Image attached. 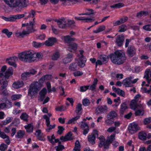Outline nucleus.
<instances>
[{
	"label": "nucleus",
	"mask_w": 151,
	"mask_h": 151,
	"mask_svg": "<svg viewBox=\"0 0 151 151\" xmlns=\"http://www.w3.org/2000/svg\"><path fill=\"white\" fill-rule=\"evenodd\" d=\"M114 122V120L110 118H107L105 121V123L108 126L112 125Z\"/></svg>",
	"instance_id": "8fccbe9b"
},
{
	"label": "nucleus",
	"mask_w": 151,
	"mask_h": 151,
	"mask_svg": "<svg viewBox=\"0 0 151 151\" xmlns=\"http://www.w3.org/2000/svg\"><path fill=\"white\" fill-rule=\"evenodd\" d=\"M24 15V17H26L25 18V19H27L29 18H33L35 15V12L33 10H31L30 12H26L24 14H23Z\"/></svg>",
	"instance_id": "5701e85b"
},
{
	"label": "nucleus",
	"mask_w": 151,
	"mask_h": 151,
	"mask_svg": "<svg viewBox=\"0 0 151 151\" xmlns=\"http://www.w3.org/2000/svg\"><path fill=\"white\" fill-rule=\"evenodd\" d=\"M47 93V91L46 89L44 88H43L39 92V94L40 95V100L41 101H43L45 96Z\"/></svg>",
	"instance_id": "bb28decb"
},
{
	"label": "nucleus",
	"mask_w": 151,
	"mask_h": 151,
	"mask_svg": "<svg viewBox=\"0 0 151 151\" xmlns=\"http://www.w3.org/2000/svg\"><path fill=\"white\" fill-rule=\"evenodd\" d=\"M73 55L69 53L63 59V62L65 64L67 63L71 62L72 59Z\"/></svg>",
	"instance_id": "393cba45"
},
{
	"label": "nucleus",
	"mask_w": 151,
	"mask_h": 151,
	"mask_svg": "<svg viewBox=\"0 0 151 151\" xmlns=\"http://www.w3.org/2000/svg\"><path fill=\"white\" fill-rule=\"evenodd\" d=\"M56 41L57 40L55 38L51 37L49 38L47 40H46L44 44L47 46H52Z\"/></svg>",
	"instance_id": "a211bd4d"
},
{
	"label": "nucleus",
	"mask_w": 151,
	"mask_h": 151,
	"mask_svg": "<svg viewBox=\"0 0 151 151\" xmlns=\"http://www.w3.org/2000/svg\"><path fill=\"white\" fill-rule=\"evenodd\" d=\"M148 12L147 11H141L138 13L137 14V16L140 18L142 16H146L148 15Z\"/></svg>",
	"instance_id": "37998d69"
},
{
	"label": "nucleus",
	"mask_w": 151,
	"mask_h": 151,
	"mask_svg": "<svg viewBox=\"0 0 151 151\" xmlns=\"http://www.w3.org/2000/svg\"><path fill=\"white\" fill-rule=\"evenodd\" d=\"M143 106L142 105L140 104V106L137 109H140L135 111V115L136 116H142L144 114V111L143 109Z\"/></svg>",
	"instance_id": "c85d7f7f"
},
{
	"label": "nucleus",
	"mask_w": 151,
	"mask_h": 151,
	"mask_svg": "<svg viewBox=\"0 0 151 151\" xmlns=\"http://www.w3.org/2000/svg\"><path fill=\"white\" fill-rule=\"evenodd\" d=\"M6 69V65L3 66L1 69V71L0 72V77L1 78L4 77L5 78L8 79L9 77L13 74V70L12 67H9L5 72Z\"/></svg>",
	"instance_id": "39448f33"
},
{
	"label": "nucleus",
	"mask_w": 151,
	"mask_h": 151,
	"mask_svg": "<svg viewBox=\"0 0 151 151\" xmlns=\"http://www.w3.org/2000/svg\"><path fill=\"white\" fill-rule=\"evenodd\" d=\"M35 135L37 137V138L39 140L42 141H44L45 140L44 135L43 134L41 130L38 129L37 130Z\"/></svg>",
	"instance_id": "b1692460"
},
{
	"label": "nucleus",
	"mask_w": 151,
	"mask_h": 151,
	"mask_svg": "<svg viewBox=\"0 0 151 151\" xmlns=\"http://www.w3.org/2000/svg\"><path fill=\"white\" fill-rule=\"evenodd\" d=\"M51 77V75H45L40 78L39 82H36L31 84L28 90V95L32 98L36 96L43 82L46 80L50 79Z\"/></svg>",
	"instance_id": "f257e3e1"
},
{
	"label": "nucleus",
	"mask_w": 151,
	"mask_h": 151,
	"mask_svg": "<svg viewBox=\"0 0 151 151\" xmlns=\"http://www.w3.org/2000/svg\"><path fill=\"white\" fill-rule=\"evenodd\" d=\"M133 78V77L132 76L127 78L123 80L122 84L126 87L132 86V84L135 83L139 80L138 78H136L132 80Z\"/></svg>",
	"instance_id": "423d86ee"
},
{
	"label": "nucleus",
	"mask_w": 151,
	"mask_h": 151,
	"mask_svg": "<svg viewBox=\"0 0 151 151\" xmlns=\"http://www.w3.org/2000/svg\"><path fill=\"white\" fill-rule=\"evenodd\" d=\"M112 62L115 64L120 65L126 59L125 54L121 50H117L109 56Z\"/></svg>",
	"instance_id": "f03ea898"
},
{
	"label": "nucleus",
	"mask_w": 151,
	"mask_h": 151,
	"mask_svg": "<svg viewBox=\"0 0 151 151\" xmlns=\"http://www.w3.org/2000/svg\"><path fill=\"white\" fill-rule=\"evenodd\" d=\"M25 132L24 131L20 130L17 133L16 137L17 138H22L25 134Z\"/></svg>",
	"instance_id": "de8ad7c7"
},
{
	"label": "nucleus",
	"mask_w": 151,
	"mask_h": 151,
	"mask_svg": "<svg viewBox=\"0 0 151 151\" xmlns=\"http://www.w3.org/2000/svg\"><path fill=\"white\" fill-rule=\"evenodd\" d=\"M5 2L10 7H14V0H4Z\"/></svg>",
	"instance_id": "49530a36"
},
{
	"label": "nucleus",
	"mask_w": 151,
	"mask_h": 151,
	"mask_svg": "<svg viewBox=\"0 0 151 151\" xmlns=\"http://www.w3.org/2000/svg\"><path fill=\"white\" fill-rule=\"evenodd\" d=\"M61 38L66 43H69L71 42L75 41V38L70 37L69 35L63 36Z\"/></svg>",
	"instance_id": "4be33fe9"
},
{
	"label": "nucleus",
	"mask_w": 151,
	"mask_h": 151,
	"mask_svg": "<svg viewBox=\"0 0 151 151\" xmlns=\"http://www.w3.org/2000/svg\"><path fill=\"white\" fill-rule=\"evenodd\" d=\"M36 72V71L34 69H31L28 72H24L21 75V78L23 80H26L31 76L35 74Z\"/></svg>",
	"instance_id": "6e6552de"
},
{
	"label": "nucleus",
	"mask_w": 151,
	"mask_h": 151,
	"mask_svg": "<svg viewBox=\"0 0 151 151\" xmlns=\"http://www.w3.org/2000/svg\"><path fill=\"white\" fill-rule=\"evenodd\" d=\"M24 17L23 14L11 15L9 16L10 22H13L17 19H19Z\"/></svg>",
	"instance_id": "412c9836"
},
{
	"label": "nucleus",
	"mask_w": 151,
	"mask_h": 151,
	"mask_svg": "<svg viewBox=\"0 0 151 151\" xmlns=\"http://www.w3.org/2000/svg\"><path fill=\"white\" fill-rule=\"evenodd\" d=\"M127 29V26L125 24H123L119 26L118 32H124L126 31Z\"/></svg>",
	"instance_id": "79ce46f5"
},
{
	"label": "nucleus",
	"mask_w": 151,
	"mask_h": 151,
	"mask_svg": "<svg viewBox=\"0 0 151 151\" xmlns=\"http://www.w3.org/2000/svg\"><path fill=\"white\" fill-rule=\"evenodd\" d=\"M25 128L26 129L27 131L29 132H32L33 131V127L32 124H28L24 126Z\"/></svg>",
	"instance_id": "09e8293b"
},
{
	"label": "nucleus",
	"mask_w": 151,
	"mask_h": 151,
	"mask_svg": "<svg viewBox=\"0 0 151 151\" xmlns=\"http://www.w3.org/2000/svg\"><path fill=\"white\" fill-rule=\"evenodd\" d=\"M18 60V58L16 57H12L6 59V62L15 68L17 67V65L15 62Z\"/></svg>",
	"instance_id": "2eb2a0df"
},
{
	"label": "nucleus",
	"mask_w": 151,
	"mask_h": 151,
	"mask_svg": "<svg viewBox=\"0 0 151 151\" xmlns=\"http://www.w3.org/2000/svg\"><path fill=\"white\" fill-rule=\"evenodd\" d=\"M140 106V105L138 104V102L133 100L131 101L130 104V106L132 109L135 110Z\"/></svg>",
	"instance_id": "a878e982"
},
{
	"label": "nucleus",
	"mask_w": 151,
	"mask_h": 151,
	"mask_svg": "<svg viewBox=\"0 0 151 151\" xmlns=\"http://www.w3.org/2000/svg\"><path fill=\"white\" fill-rule=\"evenodd\" d=\"M55 148L56 151H61L64 149V147L63 145H59L58 146H55Z\"/></svg>",
	"instance_id": "774afa93"
},
{
	"label": "nucleus",
	"mask_w": 151,
	"mask_h": 151,
	"mask_svg": "<svg viewBox=\"0 0 151 151\" xmlns=\"http://www.w3.org/2000/svg\"><path fill=\"white\" fill-rule=\"evenodd\" d=\"M0 84L2 85L1 90V91H2L7 87L8 85V81L6 80L2 79L0 80Z\"/></svg>",
	"instance_id": "72a5a7b5"
},
{
	"label": "nucleus",
	"mask_w": 151,
	"mask_h": 151,
	"mask_svg": "<svg viewBox=\"0 0 151 151\" xmlns=\"http://www.w3.org/2000/svg\"><path fill=\"white\" fill-rule=\"evenodd\" d=\"M80 123L81 128L83 130V134L86 135L88 133L89 131V128L87 124L83 121L81 122Z\"/></svg>",
	"instance_id": "dca6fc26"
},
{
	"label": "nucleus",
	"mask_w": 151,
	"mask_h": 151,
	"mask_svg": "<svg viewBox=\"0 0 151 151\" xmlns=\"http://www.w3.org/2000/svg\"><path fill=\"white\" fill-rule=\"evenodd\" d=\"M32 44L34 47L36 48H38L42 46L44 44L34 41L33 42Z\"/></svg>",
	"instance_id": "5fc2aeb1"
},
{
	"label": "nucleus",
	"mask_w": 151,
	"mask_h": 151,
	"mask_svg": "<svg viewBox=\"0 0 151 151\" xmlns=\"http://www.w3.org/2000/svg\"><path fill=\"white\" fill-rule=\"evenodd\" d=\"M99 138L100 143L99 145V146L101 147L104 146V148L108 149L109 148V145L110 143L108 142L107 140L106 141L105 138L103 136H101Z\"/></svg>",
	"instance_id": "9d476101"
},
{
	"label": "nucleus",
	"mask_w": 151,
	"mask_h": 151,
	"mask_svg": "<svg viewBox=\"0 0 151 151\" xmlns=\"http://www.w3.org/2000/svg\"><path fill=\"white\" fill-rule=\"evenodd\" d=\"M82 109V104L80 103H79L76 106L75 112L76 114H78Z\"/></svg>",
	"instance_id": "bf43d9fd"
},
{
	"label": "nucleus",
	"mask_w": 151,
	"mask_h": 151,
	"mask_svg": "<svg viewBox=\"0 0 151 151\" xmlns=\"http://www.w3.org/2000/svg\"><path fill=\"white\" fill-rule=\"evenodd\" d=\"M80 117V116L78 115L75 117H74L71 119L69 120L66 123L67 124H75L76 122L79 119Z\"/></svg>",
	"instance_id": "58836bf2"
},
{
	"label": "nucleus",
	"mask_w": 151,
	"mask_h": 151,
	"mask_svg": "<svg viewBox=\"0 0 151 151\" xmlns=\"http://www.w3.org/2000/svg\"><path fill=\"white\" fill-rule=\"evenodd\" d=\"M117 114L116 112L114 111L110 112L107 115V118H110L113 119L115 117H117Z\"/></svg>",
	"instance_id": "ea45409f"
},
{
	"label": "nucleus",
	"mask_w": 151,
	"mask_h": 151,
	"mask_svg": "<svg viewBox=\"0 0 151 151\" xmlns=\"http://www.w3.org/2000/svg\"><path fill=\"white\" fill-rule=\"evenodd\" d=\"M98 80L97 78H95L94 79L93 83L91 86L89 85V87L88 88V89L92 91H93L96 89V85L98 83Z\"/></svg>",
	"instance_id": "473e14b6"
},
{
	"label": "nucleus",
	"mask_w": 151,
	"mask_h": 151,
	"mask_svg": "<svg viewBox=\"0 0 151 151\" xmlns=\"http://www.w3.org/2000/svg\"><path fill=\"white\" fill-rule=\"evenodd\" d=\"M35 18H34L32 21H30L29 22V23H27L26 24H22V27H25V25H28L30 27H33V26L35 23Z\"/></svg>",
	"instance_id": "13d9d810"
},
{
	"label": "nucleus",
	"mask_w": 151,
	"mask_h": 151,
	"mask_svg": "<svg viewBox=\"0 0 151 151\" xmlns=\"http://www.w3.org/2000/svg\"><path fill=\"white\" fill-rule=\"evenodd\" d=\"M69 69L72 71H74L77 68V63L74 62L71 63L69 66Z\"/></svg>",
	"instance_id": "c03bdc74"
},
{
	"label": "nucleus",
	"mask_w": 151,
	"mask_h": 151,
	"mask_svg": "<svg viewBox=\"0 0 151 151\" xmlns=\"http://www.w3.org/2000/svg\"><path fill=\"white\" fill-rule=\"evenodd\" d=\"M2 32L5 34L7 36L8 38L10 37L12 35V32H9V30L6 29H4L2 31Z\"/></svg>",
	"instance_id": "052dcab7"
},
{
	"label": "nucleus",
	"mask_w": 151,
	"mask_h": 151,
	"mask_svg": "<svg viewBox=\"0 0 151 151\" xmlns=\"http://www.w3.org/2000/svg\"><path fill=\"white\" fill-rule=\"evenodd\" d=\"M43 117L45 120L46 124L47 127V128L46 129V130L47 132H50L51 130L55 127L56 125L55 124H54L53 125L50 124L49 118L47 116V115H44Z\"/></svg>",
	"instance_id": "1a4fd4ad"
},
{
	"label": "nucleus",
	"mask_w": 151,
	"mask_h": 151,
	"mask_svg": "<svg viewBox=\"0 0 151 151\" xmlns=\"http://www.w3.org/2000/svg\"><path fill=\"white\" fill-rule=\"evenodd\" d=\"M108 108L106 105L99 106L96 109V111L98 114L105 113L108 111Z\"/></svg>",
	"instance_id": "aec40b11"
},
{
	"label": "nucleus",
	"mask_w": 151,
	"mask_h": 151,
	"mask_svg": "<svg viewBox=\"0 0 151 151\" xmlns=\"http://www.w3.org/2000/svg\"><path fill=\"white\" fill-rule=\"evenodd\" d=\"M123 6L124 4L122 3H119L115 4L113 5H111L110 7L112 8L117 9L122 7Z\"/></svg>",
	"instance_id": "3c124183"
},
{
	"label": "nucleus",
	"mask_w": 151,
	"mask_h": 151,
	"mask_svg": "<svg viewBox=\"0 0 151 151\" xmlns=\"http://www.w3.org/2000/svg\"><path fill=\"white\" fill-rule=\"evenodd\" d=\"M86 61V60L85 58H79L77 65L81 68H83L85 65V63Z\"/></svg>",
	"instance_id": "2f4dec72"
},
{
	"label": "nucleus",
	"mask_w": 151,
	"mask_h": 151,
	"mask_svg": "<svg viewBox=\"0 0 151 151\" xmlns=\"http://www.w3.org/2000/svg\"><path fill=\"white\" fill-rule=\"evenodd\" d=\"M105 28V27L104 25H101L96 30L94 31L93 32L95 33H98L99 32H101L104 30Z\"/></svg>",
	"instance_id": "4d7b16f0"
},
{
	"label": "nucleus",
	"mask_w": 151,
	"mask_h": 151,
	"mask_svg": "<svg viewBox=\"0 0 151 151\" xmlns=\"http://www.w3.org/2000/svg\"><path fill=\"white\" fill-rule=\"evenodd\" d=\"M22 97V95L20 94H15L12 95L11 99L12 101H15L20 99Z\"/></svg>",
	"instance_id": "603ef678"
},
{
	"label": "nucleus",
	"mask_w": 151,
	"mask_h": 151,
	"mask_svg": "<svg viewBox=\"0 0 151 151\" xmlns=\"http://www.w3.org/2000/svg\"><path fill=\"white\" fill-rule=\"evenodd\" d=\"M98 59H100L103 63H106L108 61V57L105 55H100Z\"/></svg>",
	"instance_id": "4c0bfd02"
},
{
	"label": "nucleus",
	"mask_w": 151,
	"mask_h": 151,
	"mask_svg": "<svg viewBox=\"0 0 151 151\" xmlns=\"http://www.w3.org/2000/svg\"><path fill=\"white\" fill-rule=\"evenodd\" d=\"M68 50L71 52L75 51L77 49V45L74 42H70L69 43L68 45Z\"/></svg>",
	"instance_id": "6ab92c4d"
},
{
	"label": "nucleus",
	"mask_w": 151,
	"mask_h": 151,
	"mask_svg": "<svg viewBox=\"0 0 151 151\" xmlns=\"http://www.w3.org/2000/svg\"><path fill=\"white\" fill-rule=\"evenodd\" d=\"M60 57V53L59 52H56L54 53L51 56V58L53 60H58Z\"/></svg>",
	"instance_id": "f704fd0d"
},
{
	"label": "nucleus",
	"mask_w": 151,
	"mask_h": 151,
	"mask_svg": "<svg viewBox=\"0 0 151 151\" xmlns=\"http://www.w3.org/2000/svg\"><path fill=\"white\" fill-rule=\"evenodd\" d=\"M26 27V29L23 30L22 32H17L15 33L16 36L18 37H23L25 36H27L29 34L34 32L35 30L33 27H30L28 25H25Z\"/></svg>",
	"instance_id": "20e7f679"
},
{
	"label": "nucleus",
	"mask_w": 151,
	"mask_h": 151,
	"mask_svg": "<svg viewBox=\"0 0 151 151\" xmlns=\"http://www.w3.org/2000/svg\"><path fill=\"white\" fill-rule=\"evenodd\" d=\"M58 23L60 28H64L67 24L66 21L64 19H60L58 21Z\"/></svg>",
	"instance_id": "7c9ffc66"
},
{
	"label": "nucleus",
	"mask_w": 151,
	"mask_h": 151,
	"mask_svg": "<svg viewBox=\"0 0 151 151\" xmlns=\"http://www.w3.org/2000/svg\"><path fill=\"white\" fill-rule=\"evenodd\" d=\"M74 19L78 20L83 21V22L86 23L92 22L95 20L94 17L91 18L85 17H75Z\"/></svg>",
	"instance_id": "f8f14e48"
},
{
	"label": "nucleus",
	"mask_w": 151,
	"mask_h": 151,
	"mask_svg": "<svg viewBox=\"0 0 151 151\" xmlns=\"http://www.w3.org/2000/svg\"><path fill=\"white\" fill-rule=\"evenodd\" d=\"M13 119L12 117H7L5 120L2 122L3 124L4 125H6L10 123Z\"/></svg>",
	"instance_id": "6e6d98bb"
},
{
	"label": "nucleus",
	"mask_w": 151,
	"mask_h": 151,
	"mask_svg": "<svg viewBox=\"0 0 151 151\" xmlns=\"http://www.w3.org/2000/svg\"><path fill=\"white\" fill-rule=\"evenodd\" d=\"M116 92L118 95L122 96L124 97L125 96V93L124 92L123 90H121L119 88L117 89Z\"/></svg>",
	"instance_id": "338daca9"
},
{
	"label": "nucleus",
	"mask_w": 151,
	"mask_h": 151,
	"mask_svg": "<svg viewBox=\"0 0 151 151\" xmlns=\"http://www.w3.org/2000/svg\"><path fill=\"white\" fill-rule=\"evenodd\" d=\"M27 6L26 0H16L14 3V7H18L20 9Z\"/></svg>",
	"instance_id": "ddd939ff"
},
{
	"label": "nucleus",
	"mask_w": 151,
	"mask_h": 151,
	"mask_svg": "<svg viewBox=\"0 0 151 151\" xmlns=\"http://www.w3.org/2000/svg\"><path fill=\"white\" fill-rule=\"evenodd\" d=\"M97 132L96 130H94L93 131V133L91 135H89L88 136V141L92 144L93 145L95 143V137L98 135Z\"/></svg>",
	"instance_id": "4468645a"
},
{
	"label": "nucleus",
	"mask_w": 151,
	"mask_h": 151,
	"mask_svg": "<svg viewBox=\"0 0 151 151\" xmlns=\"http://www.w3.org/2000/svg\"><path fill=\"white\" fill-rule=\"evenodd\" d=\"M78 2V0H68L66 4V5H73Z\"/></svg>",
	"instance_id": "680f3d73"
},
{
	"label": "nucleus",
	"mask_w": 151,
	"mask_h": 151,
	"mask_svg": "<svg viewBox=\"0 0 151 151\" xmlns=\"http://www.w3.org/2000/svg\"><path fill=\"white\" fill-rule=\"evenodd\" d=\"M115 134H114L111 135L110 137H108L107 140L109 142L111 143V142L114 139Z\"/></svg>",
	"instance_id": "69168bd1"
},
{
	"label": "nucleus",
	"mask_w": 151,
	"mask_h": 151,
	"mask_svg": "<svg viewBox=\"0 0 151 151\" xmlns=\"http://www.w3.org/2000/svg\"><path fill=\"white\" fill-rule=\"evenodd\" d=\"M128 128L129 133L131 134H134L140 129V127L138 125L134 122L130 124L129 125Z\"/></svg>",
	"instance_id": "0eeeda50"
},
{
	"label": "nucleus",
	"mask_w": 151,
	"mask_h": 151,
	"mask_svg": "<svg viewBox=\"0 0 151 151\" xmlns=\"http://www.w3.org/2000/svg\"><path fill=\"white\" fill-rule=\"evenodd\" d=\"M124 39L123 35H119L116 37L115 42L118 46L120 47L122 45Z\"/></svg>",
	"instance_id": "f3484780"
},
{
	"label": "nucleus",
	"mask_w": 151,
	"mask_h": 151,
	"mask_svg": "<svg viewBox=\"0 0 151 151\" xmlns=\"http://www.w3.org/2000/svg\"><path fill=\"white\" fill-rule=\"evenodd\" d=\"M82 103L84 106H87L90 104V102L89 99H83L82 101Z\"/></svg>",
	"instance_id": "0e129e2a"
},
{
	"label": "nucleus",
	"mask_w": 151,
	"mask_h": 151,
	"mask_svg": "<svg viewBox=\"0 0 151 151\" xmlns=\"http://www.w3.org/2000/svg\"><path fill=\"white\" fill-rule=\"evenodd\" d=\"M24 84L23 81H18L12 84V87L14 88L18 89L22 87Z\"/></svg>",
	"instance_id": "cd10ccee"
},
{
	"label": "nucleus",
	"mask_w": 151,
	"mask_h": 151,
	"mask_svg": "<svg viewBox=\"0 0 151 151\" xmlns=\"http://www.w3.org/2000/svg\"><path fill=\"white\" fill-rule=\"evenodd\" d=\"M29 115L25 112L22 113L20 116V118L22 120L24 121L27 122L28 120Z\"/></svg>",
	"instance_id": "a18cd8bd"
},
{
	"label": "nucleus",
	"mask_w": 151,
	"mask_h": 151,
	"mask_svg": "<svg viewBox=\"0 0 151 151\" xmlns=\"http://www.w3.org/2000/svg\"><path fill=\"white\" fill-rule=\"evenodd\" d=\"M136 49L133 46H130L127 49V53L129 58H132L136 54Z\"/></svg>",
	"instance_id": "9b49d317"
},
{
	"label": "nucleus",
	"mask_w": 151,
	"mask_h": 151,
	"mask_svg": "<svg viewBox=\"0 0 151 151\" xmlns=\"http://www.w3.org/2000/svg\"><path fill=\"white\" fill-rule=\"evenodd\" d=\"M33 52L25 51L19 53L18 55V58L22 61L31 62L34 61Z\"/></svg>",
	"instance_id": "7ed1b4c3"
},
{
	"label": "nucleus",
	"mask_w": 151,
	"mask_h": 151,
	"mask_svg": "<svg viewBox=\"0 0 151 151\" xmlns=\"http://www.w3.org/2000/svg\"><path fill=\"white\" fill-rule=\"evenodd\" d=\"M127 109V106L125 103H124L121 105L120 111L122 114H123L124 111Z\"/></svg>",
	"instance_id": "864d4df0"
},
{
	"label": "nucleus",
	"mask_w": 151,
	"mask_h": 151,
	"mask_svg": "<svg viewBox=\"0 0 151 151\" xmlns=\"http://www.w3.org/2000/svg\"><path fill=\"white\" fill-rule=\"evenodd\" d=\"M1 137L5 139L4 141L8 145L10 144V140L9 137L4 133H2Z\"/></svg>",
	"instance_id": "a19ab883"
},
{
	"label": "nucleus",
	"mask_w": 151,
	"mask_h": 151,
	"mask_svg": "<svg viewBox=\"0 0 151 151\" xmlns=\"http://www.w3.org/2000/svg\"><path fill=\"white\" fill-rule=\"evenodd\" d=\"M147 134L144 132H141L138 134V137L141 140H145L146 139Z\"/></svg>",
	"instance_id": "c9c22d12"
},
{
	"label": "nucleus",
	"mask_w": 151,
	"mask_h": 151,
	"mask_svg": "<svg viewBox=\"0 0 151 151\" xmlns=\"http://www.w3.org/2000/svg\"><path fill=\"white\" fill-rule=\"evenodd\" d=\"M89 87V85L85 86H81L80 87V91L81 92H84L86 91L88 89Z\"/></svg>",
	"instance_id": "e2e57ef3"
},
{
	"label": "nucleus",
	"mask_w": 151,
	"mask_h": 151,
	"mask_svg": "<svg viewBox=\"0 0 151 151\" xmlns=\"http://www.w3.org/2000/svg\"><path fill=\"white\" fill-rule=\"evenodd\" d=\"M34 61L35 60V58H37L39 60L41 59L43 57L42 54L40 52H33Z\"/></svg>",
	"instance_id": "e433bc0d"
},
{
	"label": "nucleus",
	"mask_w": 151,
	"mask_h": 151,
	"mask_svg": "<svg viewBox=\"0 0 151 151\" xmlns=\"http://www.w3.org/2000/svg\"><path fill=\"white\" fill-rule=\"evenodd\" d=\"M149 74L150 75V77L151 78V72L150 70V69L146 70L145 71L144 78H146L148 83H150L151 82V79H149Z\"/></svg>",
	"instance_id": "c756f323"
}]
</instances>
